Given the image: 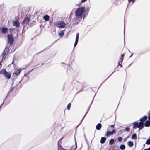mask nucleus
<instances>
[{"label":"nucleus","instance_id":"c9c22d12","mask_svg":"<svg viewBox=\"0 0 150 150\" xmlns=\"http://www.w3.org/2000/svg\"><path fill=\"white\" fill-rule=\"evenodd\" d=\"M6 97L5 98H4L3 99V103H2V105H3V104H4V102L5 101V100H6Z\"/></svg>","mask_w":150,"mask_h":150},{"label":"nucleus","instance_id":"13d9d810","mask_svg":"<svg viewBox=\"0 0 150 150\" xmlns=\"http://www.w3.org/2000/svg\"><path fill=\"white\" fill-rule=\"evenodd\" d=\"M113 73V72H112L110 74V76Z\"/></svg>","mask_w":150,"mask_h":150},{"label":"nucleus","instance_id":"393cba45","mask_svg":"<svg viewBox=\"0 0 150 150\" xmlns=\"http://www.w3.org/2000/svg\"><path fill=\"white\" fill-rule=\"evenodd\" d=\"M71 106V103H69L68 105L67 106V109L68 110H70Z\"/></svg>","mask_w":150,"mask_h":150},{"label":"nucleus","instance_id":"f704fd0d","mask_svg":"<svg viewBox=\"0 0 150 150\" xmlns=\"http://www.w3.org/2000/svg\"><path fill=\"white\" fill-rule=\"evenodd\" d=\"M87 0H81V2L80 3V4L82 3L85 2Z\"/></svg>","mask_w":150,"mask_h":150},{"label":"nucleus","instance_id":"5701e85b","mask_svg":"<svg viewBox=\"0 0 150 150\" xmlns=\"http://www.w3.org/2000/svg\"><path fill=\"white\" fill-rule=\"evenodd\" d=\"M115 142V141L114 139H111L109 141V144L110 145L113 144Z\"/></svg>","mask_w":150,"mask_h":150},{"label":"nucleus","instance_id":"f257e3e1","mask_svg":"<svg viewBox=\"0 0 150 150\" xmlns=\"http://www.w3.org/2000/svg\"><path fill=\"white\" fill-rule=\"evenodd\" d=\"M67 20H66V23L63 21H59L54 23V25L57 27L59 28H64L66 25V24L68 23L69 21H66Z\"/></svg>","mask_w":150,"mask_h":150},{"label":"nucleus","instance_id":"6e6552de","mask_svg":"<svg viewBox=\"0 0 150 150\" xmlns=\"http://www.w3.org/2000/svg\"><path fill=\"white\" fill-rule=\"evenodd\" d=\"M7 30L8 28L6 27H2L1 31L2 33H6Z\"/></svg>","mask_w":150,"mask_h":150},{"label":"nucleus","instance_id":"cd10ccee","mask_svg":"<svg viewBox=\"0 0 150 150\" xmlns=\"http://www.w3.org/2000/svg\"><path fill=\"white\" fill-rule=\"evenodd\" d=\"M146 143L148 145L150 144V138L148 139L146 142Z\"/></svg>","mask_w":150,"mask_h":150},{"label":"nucleus","instance_id":"ea45409f","mask_svg":"<svg viewBox=\"0 0 150 150\" xmlns=\"http://www.w3.org/2000/svg\"><path fill=\"white\" fill-rule=\"evenodd\" d=\"M5 59L4 58V57H3V58L2 59L1 61V62H2Z\"/></svg>","mask_w":150,"mask_h":150},{"label":"nucleus","instance_id":"37998d69","mask_svg":"<svg viewBox=\"0 0 150 150\" xmlns=\"http://www.w3.org/2000/svg\"><path fill=\"white\" fill-rule=\"evenodd\" d=\"M25 68H26V67H25V68H21V70H22V69H23H23H25Z\"/></svg>","mask_w":150,"mask_h":150},{"label":"nucleus","instance_id":"09e8293b","mask_svg":"<svg viewBox=\"0 0 150 150\" xmlns=\"http://www.w3.org/2000/svg\"><path fill=\"white\" fill-rule=\"evenodd\" d=\"M113 73V72H112L110 74V76Z\"/></svg>","mask_w":150,"mask_h":150},{"label":"nucleus","instance_id":"338daca9","mask_svg":"<svg viewBox=\"0 0 150 150\" xmlns=\"http://www.w3.org/2000/svg\"><path fill=\"white\" fill-rule=\"evenodd\" d=\"M149 114H150V111H149Z\"/></svg>","mask_w":150,"mask_h":150},{"label":"nucleus","instance_id":"72a5a7b5","mask_svg":"<svg viewBox=\"0 0 150 150\" xmlns=\"http://www.w3.org/2000/svg\"><path fill=\"white\" fill-rule=\"evenodd\" d=\"M110 127L112 129H113L114 127V125H111L110 126Z\"/></svg>","mask_w":150,"mask_h":150},{"label":"nucleus","instance_id":"58836bf2","mask_svg":"<svg viewBox=\"0 0 150 150\" xmlns=\"http://www.w3.org/2000/svg\"><path fill=\"white\" fill-rule=\"evenodd\" d=\"M124 54H122L121 55V57H120L122 58H123L124 57Z\"/></svg>","mask_w":150,"mask_h":150},{"label":"nucleus","instance_id":"ddd939ff","mask_svg":"<svg viewBox=\"0 0 150 150\" xmlns=\"http://www.w3.org/2000/svg\"><path fill=\"white\" fill-rule=\"evenodd\" d=\"M43 19L45 21H48L50 19V17L48 15H46L44 16Z\"/></svg>","mask_w":150,"mask_h":150},{"label":"nucleus","instance_id":"c756f323","mask_svg":"<svg viewBox=\"0 0 150 150\" xmlns=\"http://www.w3.org/2000/svg\"><path fill=\"white\" fill-rule=\"evenodd\" d=\"M122 140V137H119L118 138V141L119 142H121Z\"/></svg>","mask_w":150,"mask_h":150},{"label":"nucleus","instance_id":"b1692460","mask_svg":"<svg viewBox=\"0 0 150 150\" xmlns=\"http://www.w3.org/2000/svg\"><path fill=\"white\" fill-rule=\"evenodd\" d=\"M123 60V58H122L120 57L119 59V61L118 62V64H122V62Z\"/></svg>","mask_w":150,"mask_h":150},{"label":"nucleus","instance_id":"052dcab7","mask_svg":"<svg viewBox=\"0 0 150 150\" xmlns=\"http://www.w3.org/2000/svg\"><path fill=\"white\" fill-rule=\"evenodd\" d=\"M2 105V104L1 105V106H0V109L1 108V107L2 106V105Z\"/></svg>","mask_w":150,"mask_h":150},{"label":"nucleus","instance_id":"20e7f679","mask_svg":"<svg viewBox=\"0 0 150 150\" xmlns=\"http://www.w3.org/2000/svg\"><path fill=\"white\" fill-rule=\"evenodd\" d=\"M5 77L7 79H9L10 78L11 76V73L10 72H6V73L4 75Z\"/></svg>","mask_w":150,"mask_h":150},{"label":"nucleus","instance_id":"9d476101","mask_svg":"<svg viewBox=\"0 0 150 150\" xmlns=\"http://www.w3.org/2000/svg\"><path fill=\"white\" fill-rule=\"evenodd\" d=\"M109 129V127L107 129V132L106 133V134H105V136L107 137L109 136L110 135L113 134V133H112V132H111L108 131V129Z\"/></svg>","mask_w":150,"mask_h":150},{"label":"nucleus","instance_id":"9b49d317","mask_svg":"<svg viewBox=\"0 0 150 150\" xmlns=\"http://www.w3.org/2000/svg\"><path fill=\"white\" fill-rule=\"evenodd\" d=\"M101 124L100 123H99L96 125V129L98 130H100L101 129Z\"/></svg>","mask_w":150,"mask_h":150},{"label":"nucleus","instance_id":"aec40b11","mask_svg":"<svg viewBox=\"0 0 150 150\" xmlns=\"http://www.w3.org/2000/svg\"><path fill=\"white\" fill-rule=\"evenodd\" d=\"M138 125L139 127H144V122L142 121H140V122L138 123Z\"/></svg>","mask_w":150,"mask_h":150},{"label":"nucleus","instance_id":"3c124183","mask_svg":"<svg viewBox=\"0 0 150 150\" xmlns=\"http://www.w3.org/2000/svg\"><path fill=\"white\" fill-rule=\"evenodd\" d=\"M113 73V72H112L110 74V76Z\"/></svg>","mask_w":150,"mask_h":150},{"label":"nucleus","instance_id":"c03bdc74","mask_svg":"<svg viewBox=\"0 0 150 150\" xmlns=\"http://www.w3.org/2000/svg\"><path fill=\"white\" fill-rule=\"evenodd\" d=\"M147 150H150V147L148 149H147Z\"/></svg>","mask_w":150,"mask_h":150},{"label":"nucleus","instance_id":"bf43d9fd","mask_svg":"<svg viewBox=\"0 0 150 150\" xmlns=\"http://www.w3.org/2000/svg\"><path fill=\"white\" fill-rule=\"evenodd\" d=\"M113 73V72H112L110 74V76Z\"/></svg>","mask_w":150,"mask_h":150},{"label":"nucleus","instance_id":"7c9ffc66","mask_svg":"<svg viewBox=\"0 0 150 150\" xmlns=\"http://www.w3.org/2000/svg\"><path fill=\"white\" fill-rule=\"evenodd\" d=\"M142 127V126H141V127H138V128H139V131L141 130V129H142V128H143V127Z\"/></svg>","mask_w":150,"mask_h":150},{"label":"nucleus","instance_id":"473e14b6","mask_svg":"<svg viewBox=\"0 0 150 150\" xmlns=\"http://www.w3.org/2000/svg\"><path fill=\"white\" fill-rule=\"evenodd\" d=\"M92 102H93V100L92 101V102H91L90 105H89V107L88 108V109H87V110L88 111H89V109H90V107H91V106L92 103Z\"/></svg>","mask_w":150,"mask_h":150},{"label":"nucleus","instance_id":"864d4df0","mask_svg":"<svg viewBox=\"0 0 150 150\" xmlns=\"http://www.w3.org/2000/svg\"><path fill=\"white\" fill-rule=\"evenodd\" d=\"M113 73V72H112L110 74V76Z\"/></svg>","mask_w":150,"mask_h":150},{"label":"nucleus","instance_id":"f03ea898","mask_svg":"<svg viewBox=\"0 0 150 150\" xmlns=\"http://www.w3.org/2000/svg\"><path fill=\"white\" fill-rule=\"evenodd\" d=\"M85 7H82L78 8L75 11V15L76 16H81L85 10Z\"/></svg>","mask_w":150,"mask_h":150},{"label":"nucleus","instance_id":"4468645a","mask_svg":"<svg viewBox=\"0 0 150 150\" xmlns=\"http://www.w3.org/2000/svg\"><path fill=\"white\" fill-rule=\"evenodd\" d=\"M30 21V20L29 18L27 17L23 21V22L24 23H26L27 24H28V22Z\"/></svg>","mask_w":150,"mask_h":150},{"label":"nucleus","instance_id":"e433bc0d","mask_svg":"<svg viewBox=\"0 0 150 150\" xmlns=\"http://www.w3.org/2000/svg\"><path fill=\"white\" fill-rule=\"evenodd\" d=\"M112 132V133H113V134H114V133H115L116 132L115 131V130H114V129H113L112 131V132Z\"/></svg>","mask_w":150,"mask_h":150},{"label":"nucleus","instance_id":"39448f33","mask_svg":"<svg viewBox=\"0 0 150 150\" xmlns=\"http://www.w3.org/2000/svg\"><path fill=\"white\" fill-rule=\"evenodd\" d=\"M79 37V33H77L76 35V40L75 43L74 44V46L75 47L76 45H77L78 42V40Z\"/></svg>","mask_w":150,"mask_h":150},{"label":"nucleus","instance_id":"2f4dec72","mask_svg":"<svg viewBox=\"0 0 150 150\" xmlns=\"http://www.w3.org/2000/svg\"><path fill=\"white\" fill-rule=\"evenodd\" d=\"M128 1L129 2H135V0H128Z\"/></svg>","mask_w":150,"mask_h":150},{"label":"nucleus","instance_id":"f3484780","mask_svg":"<svg viewBox=\"0 0 150 150\" xmlns=\"http://www.w3.org/2000/svg\"><path fill=\"white\" fill-rule=\"evenodd\" d=\"M6 69H3L2 70L0 71V73L4 75L6 73Z\"/></svg>","mask_w":150,"mask_h":150},{"label":"nucleus","instance_id":"4c0bfd02","mask_svg":"<svg viewBox=\"0 0 150 150\" xmlns=\"http://www.w3.org/2000/svg\"><path fill=\"white\" fill-rule=\"evenodd\" d=\"M85 140H86V143L88 144V140H87V139L86 137H85Z\"/></svg>","mask_w":150,"mask_h":150},{"label":"nucleus","instance_id":"680f3d73","mask_svg":"<svg viewBox=\"0 0 150 150\" xmlns=\"http://www.w3.org/2000/svg\"><path fill=\"white\" fill-rule=\"evenodd\" d=\"M33 70V69H32L29 72H28V73L29 72H30V71H31L32 70Z\"/></svg>","mask_w":150,"mask_h":150},{"label":"nucleus","instance_id":"c85d7f7f","mask_svg":"<svg viewBox=\"0 0 150 150\" xmlns=\"http://www.w3.org/2000/svg\"><path fill=\"white\" fill-rule=\"evenodd\" d=\"M6 54V52H5V50L3 52L2 54L1 55V56H2V57H4V56Z\"/></svg>","mask_w":150,"mask_h":150},{"label":"nucleus","instance_id":"79ce46f5","mask_svg":"<svg viewBox=\"0 0 150 150\" xmlns=\"http://www.w3.org/2000/svg\"><path fill=\"white\" fill-rule=\"evenodd\" d=\"M118 66H120V67H122V65H121V64H118Z\"/></svg>","mask_w":150,"mask_h":150},{"label":"nucleus","instance_id":"bb28decb","mask_svg":"<svg viewBox=\"0 0 150 150\" xmlns=\"http://www.w3.org/2000/svg\"><path fill=\"white\" fill-rule=\"evenodd\" d=\"M130 128L129 127H127L125 129V131L127 132H128L129 131Z\"/></svg>","mask_w":150,"mask_h":150},{"label":"nucleus","instance_id":"dca6fc26","mask_svg":"<svg viewBox=\"0 0 150 150\" xmlns=\"http://www.w3.org/2000/svg\"><path fill=\"white\" fill-rule=\"evenodd\" d=\"M147 119V117L146 116H144L143 117L141 118L139 120L140 121H142L144 122V121H145Z\"/></svg>","mask_w":150,"mask_h":150},{"label":"nucleus","instance_id":"7ed1b4c3","mask_svg":"<svg viewBox=\"0 0 150 150\" xmlns=\"http://www.w3.org/2000/svg\"><path fill=\"white\" fill-rule=\"evenodd\" d=\"M8 43L10 45H12L14 42V37L11 34H8L7 35Z\"/></svg>","mask_w":150,"mask_h":150},{"label":"nucleus","instance_id":"4be33fe9","mask_svg":"<svg viewBox=\"0 0 150 150\" xmlns=\"http://www.w3.org/2000/svg\"><path fill=\"white\" fill-rule=\"evenodd\" d=\"M125 145L124 144H121L120 146V149L122 150H124L125 149Z\"/></svg>","mask_w":150,"mask_h":150},{"label":"nucleus","instance_id":"603ef678","mask_svg":"<svg viewBox=\"0 0 150 150\" xmlns=\"http://www.w3.org/2000/svg\"><path fill=\"white\" fill-rule=\"evenodd\" d=\"M113 73V72H112L110 74V76Z\"/></svg>","mask_w":150,"mask_h":150},{"label":"nucleus","instance_id":"a878e982","mask_svg":"<svg viewBox=\"0 0 150 150\" xmlns=\"http://www.w3.org/2000/svg\"><path fill=\"white\" fill-rule=\"evenodd\" d=\"M86 113L85 115H84V116L83 117L82 120H81V122H80V123L77 126V127L79 126L80 124L81 123L83 120V119H84V117H85L86 116Z\"/></svg>","mask_w":150,"mask_h":150},{"label":"nucleus","instance_id":"5fc2aeb1","mask_svg":"<svg viewBox=\"0 0 150 150\" xmlns=\"http://www.w3.org/2000/svg\"><path fill=\"white\" fill-rule=\"evenodd\" d=\"M113 73V72H112L110 74V76Z\"/></svg>","mask_w":150,"mask_h":150},{"label":"nucleus","instance_id":"f8f14e48","mask_svg":"<svg viewBox=\"0 0 150 150\" xmlns=\"http://www.w3.org/2000/svg\"><path fill=\"white\" fill-rule=\"evenodd\" d=\"M144 125L146 127H148L150 126V120H148L145 123Z\"/></svg>","mask_w":150,"mask_h":150},{"label":"nucleus","instance_id":"a19ab883","mask_svg":"<svg viewBox=\"0 0 150 150\" xmlns=\"http://www.w3.org/2000/svg\"><path fill=\"white\" fill-rule=\"evenodd\" d=\"M149 120H150V115L148 117Z\"/></svg>","mask_w":150,"mask_h":150},{"label":"nucleus","instance_id":"8fccbe9b","mask_svg":"<svg viewBox=\"0 0 150 150\" xmlns=\"http://www.w3.org/2000/svg\"><path fill=\"white\" fill-rule=\"evenodd\" d=\"M113 73V72H112L110 74V76Z\"/></svg>","mask_w":150,"mask_h":150},{"label":"nucleus","instance_id":"e2e57ef3","mask_svg":"<svg viewBox=\"0 0 150 150\" xmlns=\"http://www.w3.org/2000/svg\"><path fill=\"white\" fill-rule=\"evenodd\" d=\"M76 23V24H78V23Z\"/></svg>","mask_w":150,"mask_h":150},{"label":"nucleus","instance_id":"a211bd4d","mask_svg":"<svg viewBox=\"0 0 150 150\" xmlns=\"http://www.w3.org/2000/svg\"><path fill=\"white\" fill-rule=\"evenodd\" d=\"M106 138L105 137H102L101 138V140H100V142L102 143V144H103L104 143L105 140H106Z\"/></svg>","mask_w":150,"mask_h":150},{"label":"nucleus","instance_id":"2eb2a0df","mask_svg":"<svg viewBox=\"0 0 150 150\" xmlns=\"http://www.w3.org/2000/svg\"><path fill=\"white\" fill-rule=\"evenodd\" d=\"M65 31V30H63L61 31L59 33V36L60 37H62V36H63L64 34Z\"/></svg>","mask_w":150,"mask_h":150},{"label":"nucleus","instance_id":"4d7b16f0","mask_svg":"<svg viewBox=\"0 0 150 150\" xmlns=\"http://www.w3.org/2000/svg\"><path fill=\"white\" fill-rule=\"evenodd\" d=\"M113 73V72H112L110 74V76Z\"/></svg>","mask_w":150,"mask_h":150},{"label":"nucleus","instance_id":"6ab92c4d","mask_svg":"<svg viewBox=\"0 0 150 150\" xmlns=\"http://www.w3.org/2000/svg\"><path fill=\"white\" fill-rule=\"evenodd\" d=\"M128 145L130 147H132L133 145V143L131 141H129L128 142Z\"/></svg>","mask_w":150,"mask_h":150},{"label":"nucleus","instance_id":"412c9836","mask_svg":"<svg viewBox=\"0 0 150 150\" xmlns=\"http://www.w3.org/2000/svg\"><path fill=\"white\" fill-rule=\"evenodd\" d=\"M131 138L132 139H136L137 138L136 134L135 133L133 134L132 135Z\"/></svg>","mask_w":150,"mask_h":150},{"label":"nucleus","instance_id":"0eeeda50","mask_svg":"<svg viewBox=\"0 0 150 150\" xmlns=\"http://www.w3.org/2000/svg\"><path fill=\"white\" fill-rule=\"evenodd\" d=\"M133 128L134 129L139 127V126L138 125V123L137 122H135L133 123Z\"/></svg>","mask_w":150,"mask_h":150},{"label":"nucleus","instance_id":"0e129e2a","mask_svg":"<svg viewBox=\"0 0 150 150\" xmlns=\"http://www.w3.org/2000/svg\"><path fill=\"white\" fill-rule=\"evenodd\" d=\"M144 150H147V149H144Z\"/></svg>","mask_w":150,"mask_h":150},{"label":"nucleus","instance_id":"69168bd1","mask_svg":"<svg viewBox=\"0 0 150 150\" xmlns=\"http://www.w3.org/2000/svg\"><path fill=\"white\" fill-rule=\"evenodd\" d=\"M43 64H41V65H43Z\"/></svg>","mask_w":150,"mask_h":150},{"label":"nucleus","instance_id":"423d86ee","mask_svg":"<svg viewBox=\"0 0 150 150\" xmlns=\"http://www.w3.org/2000/svg\"><path fill=\"white\" fill-rule=\"evenodd\" d=\"M13 25L16 27H19L20 26V23L18 21H15L13 22Z\"/></svg>","mask_w":150,"mask_h":150},{"label":"nucleus","instance_id":"1a4fd4ad","mask_svg":"<svg viewBox=\"0 0 150 150\" xmlns=\"http://www.w3.org/2000/svg\"><path fill=\"white\" fill-rule=\"evenodd\" d=\"M21 71V69H16L15 70V71L14 73V74L16 75H18L20 74Z\"/></svg>","mask_w":150,"mask_h":150},{"label":"nucleus","instance_id":"de8ad7c7","mask_svg":"<svg viewBox=\"0 0 150 150\" xmlns=\"http://www.w3.org/2000/svg\"><path fill=\"white\" fill-rule=\"evenodd\" d=\"M84 137H85H85H86V135L84 134Z\"/></svg>","mask_w":150,"mask_h":150},{"label":"nucleus","instance_id":"a18cd8bd","mask_svg":"<svg viewBox=\"0 0 150 150\" xmlns=\"http://www.w3.org/2000/svg\"><path fill=\"white\" fill-rule=\"evenodd\" d=\"M88 110H87L86 112V114H87L88 112Z\"/></svg>","mask_w":150,"mask_h":150},{"label":"nucleus","instance_id":"49530a36","mask_svg":"<svg viewBox=\"0 0 150 150\" xmlns=\"http://www.w3.org/2000/svg\"><path fill=\"white\" fill-rule=\"evenodd\" d=\"M133 55V54H132L129 57H131Z\"/></svg>","mask_w":150,"mask_h":150},{"label":"nucleus","instance_id":"6e6d98bb","mask_svg":"<svg viewBox=\"0 0 150 150\" xmlns=\"http://www.w3.org/2000/svg\"><path fill=\"white\" fill-rule=\"evenodd\" d=\"M113 73V72H112L110 74V76Z\"/></svg>","mask_w":150,"mask_h":150}]
</instances>
